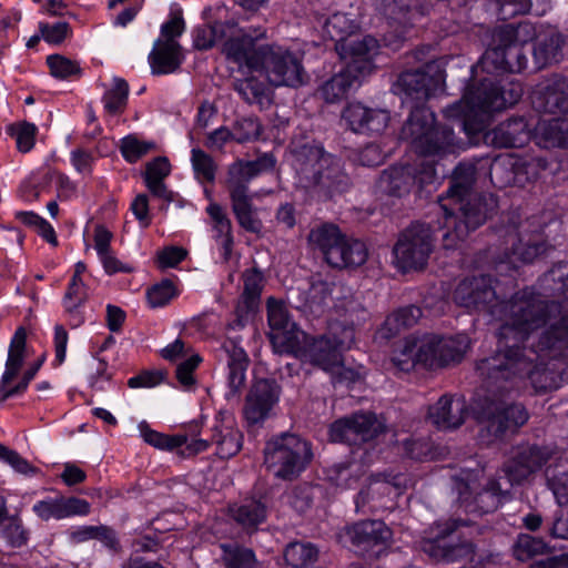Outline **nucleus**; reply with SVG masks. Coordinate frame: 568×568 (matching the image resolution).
Returning <instances> with one entry per match:
<instances>
[{"label": "nucleus", "instance_id": "nucleus-9", "mask_svg": "<svg viewBox=\"0 0 568 568\" xmlns=\"http://www.w3.org/2000/svg\"><path fill=\"white\" fill-rule=\"evenodd\" d=\"M308 241L320 251L323 260L334 268L358 267L368 257L364 242L347 236L332 223L313 229L308 234Z\"/></svg>", "mask_w": 568, "mask_h": 568}, {"label": "nucleus", "instance_id": "nucleus-36", "mask_svg": "<svg viewBox=\"0 0 568 568\" xmlns=\"http://www.w3.org/2000/svg\"><path fill=\"white\" fill-rule=\"evenodd\" d=\"M229 515L243 531L252 535L266 521L267 506L261 499L246 498L230 505Z\"/></svg>", "mask_w": 568, "mask_h": 568}, {"label": "nucleus", "instance_id": "nucleus-39", "mask_svg": "<svg viewBox=\"0 0 568 568\" xmlns=\"http://www.w3.org/2000/svg\"><path fill=\"white\" fill-rule=\"evenodd\" d=\"M379 189L396 197L408 194L414 186V176L410 164L392 165L384 170L378 179Z\"/></svg>", "mask_w": 568, "mask_h": 568}, {"label": "nucleus", "instance_id": "nucleus-60", "mask_svg": "<svg viewBox=\"0 0 568 568\" xmlns=\"http://www.w3.org/2000/svg\"><path fill=\"white\" fill-rule=\"evenodd\" d=\"M233 89L248 104L262 103L266 91L264 82L254 75L235 79Z\"/></svg>", "mask_w": 568, "mask_h": 568}, {"label": "nucleus", "instance_id": "nucleus-19", "mask_svg": "<svg viewBox=\"0 0 568 568\" xmlns=\"http://www.w3.org/2000/svg\"><path fill=\"white\" fill-rule=\"evenodd\" d=\"M282 386L275 378H255L245 396L243 417L247 426L262 425L278 404Z\"/></svg>", "mask_w": 568, "mask_h": 568}, {"label": "nucleus", "instance_id": "nucleus-5", "mask_svg": "<svg viewBox=\"0 0 568 568\" xmlns=\"http://www.w3.org/2000/svg\"><path fill=\"white\" fill-rule=\"evenodd\" d=\"M267 28L264 23H254L243 49L234 52L239 60L240 71L258 72L275 88H298L305 82V70L302 59L296 52L278 43H263L267 40Z\"/></svg>", "mask_w": 568, "mask_h": 568}, {"label": "nucleus", "instance_id": "nucleus-23", "mask_svg": "<svg viewBox=\"0 0 568 568\" xmlns=\"http://www.w3.org/2000/svg\"><path fill=\"white\" fill-rule=\"evenodd\" d=\"M291 155L292 168L296 173V184L302 189H310L316 172L324 166V160L333 154L327 153L322 144L313 141L295 144L291 149Z\"/></svg>", "mask_w": 568, "mask_h": 568}, {"label": "nucleus", "instance_id": "nucleus-27", "mask_svg": "<svg viewBox=\"0 0 568 568\" xmlns=\"http://www.w3.org/2000/svg\"><path fill=\"white\" fill-rule=\"evenodd\" d=\"M425 338H429L433 342L428 352V355L432 357L429 369L446 367L450 364L462 362L470 346V339L466 334H456L453 336L425 334Z\"/></svg>", "mask_w": 568, "mask_h": 568}, {"label": "nucleus", "instance_id": "nucleus-12", "mask_svg": "<svg viewBox=\"0 0 568 568\" xmlns=\"http://www.w3.org/2000/svg\"><path fill=\"white\" fill-rule=\"evenodd\" d=\"M464 526H468L466 520L455 518L437 523L435 535L422 540V550L436 561H471L477 547L471 540L457 535Z\"/></svg>", "mask_w": 568, "mask_h": 568}, {"label": "nucleus", "instance_id": "nucleus-44", "mask_svg": "<svg viewBox=\"0 0 568 568\" xmlns=\"http://www.w3.org/2000/svg\"><path fill=\"white\" fill-rule=\"evenodd\" d=\"M538 144L545 149L568 148V120L556 118L539 121L535 128Z\"/></svg>", "mask_w": 568, "mask_h": 568}, {"label": "nucleus", "instance_id": "nucleus-20", "mask_svg": "<svg viewBox=\"0 0 568 568\" xmlns=\"http://www.w3.org/2000/svg\"><path fill=\"white\" fill-rule=\"evenodd\" d=\"M481 68L496 72L520 73L528 64L525 48L516 41H498L497 31H493L486 52L481 58Z\"/></svg>", "mask_w": 568, "mask_h": 568}, {"label": "nucleus", "instance_id": "nucleus-29", "mask_svg": "<svg viewBox=\"0 0 568 568\" xmlns=\"http://www.w3.org/2000/svg\"><path fill=\"white\" fill-rule=\"evenodd\" d=\"M336 49L343 59L349 60L345 65L356 67V73L365 78L374 69L373 58L377 54L379 44L374 37L365 36L338 43Z\"/></svg>", "mask_w": 568, "mask_h": 568}, {"label": "nucleus", "instance_id": "nucleus-7", "mask_svg": "<svg viewBox=\"0 0 568 568\" xmlns=\"http://www.w3.org/2000/svg\"><path fill=\"white\" fill-rule=\"evenodd\" d=\"M400 139L408 141L414 151L425 158L443 159L455 154L462 144L454 129L437 123L434 111L426 105H417L409 111Z\"/></svg>", "mask_w": 568, "mask_h": 568}, {"label": "nucleus", "instance_id": "nucleus-64", "mask_svg": "<svg viewBox=\"0 0 568 568\" xmlns=\"http://www.w3.org/2000/svg\"><path fill=\"white\" fill-rule=\"evenodd\" d=\"M354 29V21L348 14L343 12H335L327 18L324 24L326 34L336 41V44L342 43L345 37L348 36Z\"/></svg>", "mask_w": 568, "mask_h": 568}, {"label": "nucleus", "instance_id": "nucleus-53", "mask_svg": "<svg viewBox=\"0 0 568 568\" xmlns=\"http://www.w3.org/2000/svg\"><path fill=\"white\" fill-rule=\"evenodd\" d=\"M254 178L246 162L233 163L229 168L226 180L230 199L248 195V183Z\"/></svg>", "mask_w": 568, "mask_h": 568}, {"label": "nucleus", "instance_id": "nucleus-15", "mask_svg": "<svg viewBox=\"0 0 568 568\" xmlns=\"http://www.w3.org/2000/svg\"><path fill=\"white\" fill-rule=\"evenodd\" d=\"M552 454V448L547 445L519 443L511 448L509 458L504 463L503 471L511 485L521 484L540 471L551 459Z\"/></svg>", "mask_w": 568, "mask_h": 568}, {"label": "nucleus", "instance_id": "nucleus-35", "mask_svg": "<svg viewBox=\"0 0 568 568\" xmlns=\"http://www.w3.org/2000/svg\"><path fill=\"white\" fill-rule=\"evenodd\" d=\"M153 75L174 73L184 61L182 47L179 42L158 39L148 57Z\"/></svg>", "mask_w": 568, "mask_h": 568}, {"label": "nucleus", "instance_id": "nucleus-10", "mask_svg": "<svg viewBox=\"0 0 568 568\" xmlns=\"http://www.w3.org/2000/svg\"><path fill=\"white\" fill-rule=\"evenodd\" d=\"M489 395L478 403V418L485 422L481 432H486L489 440L503 439L507 435H516L524 427L530 414L526 405L517 400H507L510 393H494L484 387Z\"/></svg>", "mask_w": 568, "mask_h": 568}, {"label": "nucleus", "instance_id": "nucleus-17", "mask_svg": "<svg viewBox=\"0 0 568 568\" xmlns=\"http://www.w3.org/2000/svg\"><path fill=\"white\" fill-rule=\"evenodd\" d=\"M434 69L435 65L426 64L420 69L400 72L393 84V92L400 97L403 103H410V110L417 105H426L425 102L443 81L439 71L430 73Z\"/></svg>", "mask_w": 568, "mask_h": 568}, {"label": "nucleus", "instance_id": "nucleus-26", "mask_svg": "<svg viewBox=\"0 0 568 568\" xmlns=\"http://www.w3.org/2000/svg\"><path fill=\"white\" fill-rule=\"evenodd\" d=\"M532 106L539 113L562 116L568 114V79L555 75L532 95Z\"/></svg>", "mask_w": 568, "mask_h": 568}, {"label": "nucleus", "instance_id": "nucleus-56", "mask_svg": "<svg viewBox=\"0 0 568 568\" xmlns=\"http://www.w3.org/2000/svg\"><path fill=\"white\" fill-rule=\"evenodd\" d=\"M191 163L195 179L202 183H213L216 175V163L213 158L199 148L191 150Z\"/></svg>", "mask_w": 568, "mask_h": 568}, {"label": "nucleus", "instance_id": "nucleus-30", "mask_svg": "<svg viewBox=\"0 0 568 568\" xmlns=\"http://www.w3.org/2000/svg\"><path fill=\"white\" fill-rule=\"evenodd\" d=\"M467 416V405L464 398L443 395L429 406L427 417L439 430H450L460 427Z\"/></svg>", "mask_w": 568, "mask_h": 568}, {"label": "nucleus", "instance_id": "nucleus-2", "mask_svg": "<svg viewBox=\"0 0 568 568\" xmlns=\"http://www.w3.org/2000/svg\"><path fill=\"white\" fill-rule=\"evenodd\" d=\"M541 286L560 298L546 300L532 286L519 290L517 312L525 313L521 324L528 325L529 336L539 334V348L556 351L568 343V262H558L546 272Z\"/></svg>", "mask_w": 568, "mask_h": 568}, {"label": "nucleus", "instance_id": "nucleus-11", "mask_svg": "<svg viewBox=\"0 0 568 568\" xmlns=\"http://www.w3.org/2000/svg\"><path fill=\"white\" fill-rule=\"evenodd\" d=\"M437 224L435 227L427 223L414 222L400 233L393 248L398 270L409 272L424 268L433 251L436 233L440 232L443 236L448 230L445 227V219Z\"/></svg>", "mask_w": 568, "mask_h": 568}, {"label": "nucleus", "instance_id": "nucleus-62", "mask_svg": "<svg viewBox=\"0 0 568 568\" xmlns=\"http://www.w3.org/2000/svg\"><path fill=\"white\" fill-rule=\"evenodd\" d=\"M47 64L51 75L55 79L67 80L73 77L79 78L82 74V69L77 61L61 54L48 55Z\"/></svg>", "mask_w": 568, "mask_h": 568}, {"label": "nucleus", "instance_id": "nucleus-55", "mask_svg": "<svg viewBox=\"0 0 568 568\" xmlns=\"http://www.w3.org/2000/svg\"><path fill=\"white\" fill-rule=\"evenodd\" d=\"M497 31L498 41H516L525 48L528 41L537 39L535 26L529 21H521L518 24H505L494 29Z\"/></svg>", "mask_w": 568, "mask_h": 568}, {"label": "nucleus", "instance_id": "nucleus-59", "mask_svg": "<svg viewBox=\"0 0 568 568\" xmlns=\"http://www.w3.org/2000/svg\"><path fill=\"white\" fill-rule=\"evenodd\" d=\"M550 549V546L542 538L520 534L515 544L514 552L518 560L525 561L535 556L548 554Z\"/></svg>", "mask_w": 568, "mask_h": 568}, {"label": "nucleus", "instance_id": "nucleus-21", "mask_svg": "<svg viewBox=\"0 0 568 568\" xmlns=\"http://www.w3.org/2000/svg\"><path fill=\"white\" fill-rule=\"evenodd\" d=\"M267 323L270 326L268 338L278 354H286L295 345L294 342L303 336L294 322L291 321L285 304L281 301L270 297L266 303Z\"/></svg>", "mask_w": 568, "mask_h": 568}, {"label": "nucleus", "instance_id": "nucleus-52", "mask_svg": "<svg viewBox=\"0 0 568 568\" xmlns=\"http://www.w3.org/2000/svg\"><path fill=\"white\" fill-rule=\"evenodd\" d=\"M222 558L226 568H255L256 557L251 548L235 542L221 544Z\"/></svg>", "mask_w": 568, "mask_h": 568}, {"label": "nucleus", "instance_id": "nucleus-43", "mask_svg": "<svg viewBox=\"0 0 568 568\" xmlns=\"http://www.w3.org/2000/svg\"><path fill=\"white\" fill-rule=\"evenodd\" d=\"M171 165L165 156H158L146 164L144 182L149 191L166 202L173 201V192L168 190L164 179L170 174Z\"/></svg>", "mask_w": 568, "mask_h": 568}, {"label": "nucleus", "instance_id": "nucleus-25", "mask_svg": "<svg viewBox=\"0 0 568 568\" xmlns=\"http://www.w3.org/2000/svg\"><path fill=\"white\" fill-rule=\"evenodd\" d=\"M433 342L425 334H412L399 342L392 352V363L402 372L408 373L417 365L429 369L432 357L428 355Z\"/></svg>", "mask_w": 568, "mask_h": 568}, {"label": "nucleus", "instance_id": "nucleus-37", "mask_svg": "<svg viewBox=\"0 0 568 568\" xmlns=\"http://www.w3.org/2000/svg\"><path fill=\"white\" fill-rule=\"evenodd\" d=\"M243 293L236 306V316L241 322L247 320L258 307L263 290V273L257 267L245 270L242 275Z\"/></svg>", "mask_w": 568, "mask_h": 568}, {"label": "nucleus", "instance_id": "nucleus-22", "mask_svg": "<svg viewBox=\"0 0 568 568\" xmlns=\"http://www.w3.org/2000/svg\"><path fill=\"white\" fill-rule=\"evenodd\" d=\"M523 93L519 82L510 81L500 85L490 78H483L475 87L473 99L480 108L498 112L516 104Z\"/></svg>", "mask_w": 568, "mask_h": 568}, {"label": "nucleus", "instance_id": "nucleus-41", "mask_svg": "<svg viewBox=\"0 0 568 568\" xmlns=\"http://www.w3.org/2000/svg\"><path fill=\"white\" fill-rule=\"evenodd\" d=\"M206 213L213 222L214 237L221 247L222 256L227 261L231 257L234 245L232 222L223 206L219 203H210L206 207Z\"/></svg>", "mask_w": 568, "mask_h": 568}, {"label": "nucleus", "instance_id": "nucleus-54", "mask_svg": "<svg viewBox=\"0 0 568 568\" xmlns=\"http://www.w3.org/2000/svg\"><path fill=\"white\" fill-rule=\"evenodd\" d=\"M156 148L155 142L140 140L136 134H128L120 140L119 150L128 163H136Z\"/></svg>", "mask_w": 568, "mask_h": 568}, {"label": "nucleus", "instance_id": "nucleus-58", "mask_svg": "<svg viewBox=\"0 0 568 568\" xmlns=\"http://www.w3.org/2000/svg\"><path fill=\"white\" fill-rule=\"evenodd\" d=\"M140 429L144 442L159 449L173 450L187 442L186 434L165 435L144 424H141Z\"/></svg>", "mask_w": 568, "mask_h": 568}, {"label": "nucleus", "instance_id": "nucleus-61", "mask_svg": "<svg viewBox=\"0 0 568 568\" xmlns=\"http://www.w3.org/2000/svg\"><path fill=\"white\" fill-rule=\"evenodd\" d=\"M363 476L362 466L356 463H341L333 466L331 479L337 487L353 488Z\"/></svg>", "mask_w": 568, "mask_h": 568}, {"label": "nucleus", "instance_id": "nucleus-33", "mask_svg": "<svg viewBox=\"0 0 568 568\" xmlns=\"http://www.w3.org/2000/svg\"><path fill=\"white\" fill-rule=\"evenodd\" d=\"M531 130L524 116L500 122L486 135L496 148H521L530 140Z\"/></svg>", "mask_w": 568, "mask_h": 568}, {"label": "nucleus", "instance_id": "nucleus-40", "mask_svg": "<svg viewBox=\"0 0 568 568\" xmlns=\"http://www.w3.org/2000/svg\"><path fill=\"white\" fill-rule=\"evenodd\" d=\"M562 45L564 39L558 32L551 31L538 34L532 48L536 69L541 70L554 62H559L562 55Z\"/></svg>", "mask_w": 568, "mask_h": 568}, {"label": "nucleus", "instance_id": "nucleus-6", "mask_svg": "<svg viewBox=\"0 0 568 568\" xmlns=\"http://www.w3.org/2000/svg\"><path fill=\"white\" fill-rule=\"evenodd\" d=\"M501 222V232L511 241V246L496 261L495 270L498 275L516 272L521 265L532 263L551 247L544 237L541 226L535 225L530 219L523 220L518 210L504 214Z\"/></svg>", "mask_w": 568, "mask_h": 568}, {"label": "nucleus", "instance_id": "nucleus-1", "mask_svg": "<svg viewBox=\"0 0 568 568\" xmlns=\"http://www.w3.org/2000/svg\"><path fill=\"white\" fill-rule=\"evenodd\" d=\"M567 346L568 343L556 351L541 349L538 339L536 349H527L518 343L510 345L506 342L493 355L478 359L475 371L483 387L494 393H511L528 378L535 393L545 394L558 386L554 373L540 358H556Z\"/></svg>", "mask_w": 568, "mask_h": 568}, {"label": "nucleus", "instance_id": "nucleus-38", "mask_svg": "<svg viewBox=\"0 0 568 568\" xmlns=\"http://www.w3.org/2000/svg\"><path fill=\"white\" fill-rule=\"evenodd\" d=\"M510 499L508 488H503L497 479H489L487 484L466 504L468 513L485 515L496 511Z\"/></svg>", "mask_w": 568, "mask_h": 568}, {"label": "nucleus", "instance_id": "nucleus-4", "mask_svg": "<svg viewBox=\"0 0 568 568\" xmlns=\"http://www.w3.org/2000/svg\"><path fill=\"white\" fill-rule=\"evenodd\" d=\"M516 277L506 274L505 280L495 278L489 274L469 275L462 278L455 286L453 302L468 312H483L495 320L504 321L499 328L500 339L508 341L511 336L519 343L529 338L527 324H521L526 314L517 312L519 291Z\"/></svg>", "mask_w": 568, "mask_h": 568}, {"label": "nucleus", "instance_id": "nucleus-8", "mask_svg": "<svg viewBox=\"0 0 568 568\" xmlns=\"http://www.w3.org/2000/svg\"><path fill=\"white\" fill-rule=\"evenodd\" d=\"M263 455L267 471L285 481L297 479L313 459L312 444L292 433H282L267 440Z\"/></svg>", "mask_w": 568, "mask_h": 568}, {"label": "nucleus", "instance_id": "nucleus-24", "mask_svg": "<svg viewBox=\"0 0 568 568\" xmlns=\"http://www.w3.org/2000/svg\"><path fill=\"white\" fill-rule=\"evenodd\" d=\"M352 185L351 178L344 171L341 159L335 155L324 160V166L317 171L314 176V183L307 192L323 200H331L349 190Z\"/></svg>", "mask_w": 568, "mask_h": 568}, {"label": "nucleus", "instance_id": "nucleus-46", "mask_svg": "<svg viewBox=\"0 0 568 568\" xmlns=\"http://www.w3.org/2000/svg\"><path fill=\"white\" fill-rule=\"evenodd\" d=\"M511 181L515 185L525 187L537 181L547 169V161L538 156L518 158L511 164Z\"/></svg>", "mask_w": 568, "mask_h": 568}, {"label": "nucleus", "instance_id": "nucleus-28", "mask_svg": "<svg viewBox=\"0 0 568 568\" xmlns=\"http://www.w3.org/2000/svg\"><path fill=\"white\" fill-rule=\"evenodd\" d=\"M342 119L355 133H381L388 125L389 113L366 106L362 102H351L344 108Z\"/></svg>", "mask_w": 568, "mask_h": 568}, {"label": "nucleus", "instance_id": "nucleus-63", "mask_svg": "<svg viewBox=\"0 0 568 568\" xmlns=\"http://www.w3.org/2000/svg\"><path fill=\"white\" fill-rule=\"evenodd\" d=\"M7 132L16 140L17 149L27 153L34 146L38 128L33 123L23 121L9 125Z\"/></svg>", "mask_w": 568, "mask_h": 568}, {"label": "nucleus", "instance_id": "nucleus-3", "mask_svg": "<svg viewBox=\"0 0 568 568\" xmlns=\"http://www.w3.org/2000/svg\"><path fill=\"white\" fill-rule=\"evenodd\" d=\"M477 168L470 162H460L453 171L450 185L438 199L439 211L445 219L443 246L455 248L459 241L481 226L497 213L498 199L493 193H474Z\"/></svg>", "mask_w": 568, "mask_h": 568}, {"label": "nucleus", "instance_id": "nucleus-49", "mask_svg": "<svg viewBox=\"0 0 568 568\" xmlns=\"http://www.w3.org/2000/svg\"><path fill=\"white\" fill-rule=\"evenodd\" d=\"M547 486L558 505L568 504V459H558L546 469Z\"/></svg>", "mask_w": 568, "mask_h": 568}, {"label": "nucleus", "instance_id": "nucleus-13", "mask_svg": "<svg viewBox=\"0 0 568 568\" xmlns=\"http://www.w3.org/2000/svg\"><path fill=\"white\" fill-rule=\"evenodd\" d=\"M254 23L241 26L234 19L215 21L212 24L197 26L192 31L193 47L196 50L205 51L221 43V53L226 61L237 65L239 60L234 58L237 49H243L250 37Z\"/></svg>", "mask_w": 568, "mask_h": 568}, {"label": "nucleus", "instance_id": "nucleus-16", "mask_svg": "<svg viewBox=\"0 0 568 568\" xmlns=\"http://www.w3.org/2000/svg\"><path fill=\"white\" fill-rule=\"evenodd\" d=\"M286 355H293L304 363H310L326 372L342 365L341 342L325 335L315 337L303 332V336L294 342Z\"/></svg>", "mask_w": 568, "mask_h": 568}, {"label": "nucleus", "instance_id": "nucleus-45", "mask_svg": "<svg viewBox=\"0 0 568 568\" xmlns=\"http://www.w3.org/2000/svg\"><path fill=\"white\" fill-rule=\"evenodd\" d=\"M212 443L216 445L219 458L229 459L241 450L243 435L232 426L215 425L212 428Z\"/></svg>", "mask_w": 568, "mask_h": 568}, {"label": "nucleus", "instance_id": "nucleus-57", "mask_svg": "<svg viewBox=\"0 0 568 568\" xmlns=\"http://www.w3.org/2000/svg\"><path fill=\"white\" fill-rule=\"evenodd\" d=\"M128 82L122 78H114L112 88L108 90L102 97L105 111L110 114H118L123 112L128 102Z\"/></svg>", "mask_w": 568, "mask_h": 568}, {"label": "nucleus", "instance_id": "nucleus-31", "mask_svg": "<svg viewBox=\"0 0 568 568\" xmlns=\"http://www.w3.org/2000/svg\"><path fill=\"white\" fill-rule=\"evenodd\" d=\"M220 358L226 362L230 394L236 395L245 385L248 355L235 339L227 338L221 345Z\"/></svg>", "mask_w": 568, "mask_h": 568}, {"label": "nucleus", "instance_id": "nucleus-18", "mask_svg": "<svg viewBox=\"0 0 568 568\" xmlns=\"http://www.w3.org/2000/svg\"><path fill=\"white\" fill-rule=\"evenodd\" d=\"M383 425L374 413H354L331 424L328 435L333 443L361 446L375 439Z\"/></svg>", "mask_w": 568, "mask_h": 568}, {"label": "nucleus", "instance_id": "nucleus-34", "mask_svg": "<svg viewBox=\"0 0 568 568\" xmlns=\"http://www.w3.org/2000/svg\"><path fill=\"white\" fill-rule=\"evenodd\" d=\"M357 70L354 65H344L318 87L317 93L326 103L339 102L361 85L364 78L356 73Z\"/></svg>", "mask_w": 568, "mask_h": 568}, {"label": "nucleus", "instance_id": "nucleus-47", "mask_svg": "<svg viewBox=\"0 0 568 568\" xmlns=\"http://www.w3.org/2000/svg\"><path fill=\"white\" fill-rule=\"evenodd\" d=\"M231 204L232 212L243 230L255 234L261 232L263 224L250 194L231 199Z\"/></svg>", "mask_w": 568, "mask_h": 568}, {"label": "nucleus", "instance_id": "nucleus-14", "mask_svg": "<svg viewBox=\"0 0 568 568\" xmlns=\"http://www.w3.org/2000/svg\"><path fill=\"white\" fill-rule=\"evenodd\" d=\"M339 537L357 555L377 559L390 547L393 531L383 520L367 519L344 527Z\"/></svg>", "mask_w": 568, "mask_h": 568}, {"label": "nucleus", "instance_id": "nucleus-42", "mask_svg": "<svg viewBox=\"0 0 568 568\" xmlns=\"http://www.w3.org/2000/svg\"><path fill=\"white\" fill-rule=\"evenodd\" d=\"M27 329L20 326L11 337L6 368L0 378V385H10L20 373L26 359Z\"/></svg>", "mask_w": 568, "mask_h": 568}, {"label": "nucleus", "instance_id": "nucleus-48", "mask_svg": "<svg viewBox=\"0 0 568 568\" xmlns=\"http://www.w3.org/2000/svg\"><path fill=\"white\" fill-rule=\"evenodd\" d=\"M422 315V308L416 305H407L397 308L384 321L383 329L386 331L385 336L390 338L397 335L402 329L413 327L417 324Z\"/></svg>", "mask_w": 568, "mask_h": 568}, {"label": "nucleus", "instance_id": "nucleus-51", "mask_svg": "<svg viewBox=\"0 0 568 568\" xmlns=\"http://www.w3.org/2000/svg\"><path fill=\"white\" fill-rule=\"evenodd\" d=\"M474 91L475 87L469 88L468 99L470 102V106L459 124L460 129L468 136H475L484 132L487 126L489 113L494 112L493 110L483 109L475 103L473 99Z\"/></svg>", "mask_w": 568, "mask_h": 568}, {"label": "nucleus", "instance_id": "nucleus-50", "mask_svg": "<svg viewBox=\"0 0 568 568\" xmlns=\"http://www.w3.org/2000/svg\"><path fill=\"white\" fill-rule=\"evenodd\" d=\"M318 555V548L312 542L293 541L284 550V559L292 568H312Z\"/></svg>", "mask_w": 568, "mask_h": 568}, {"label": "nucleus", "instance_id": "nucleus-32", "mask_svg": "<svg viewBox=\"0 0 568 568\" xmlns=\"http://www.w3.org/2000/svg\"><path fill=\"white\" fill-rule=\"evenodd\" d=\"M384 13L388 24L395 28L398 36L404 37L408 28L428 13V6L422 0H392Z\"/></svg>", "mask_w": 568, "mask_h": 568}]
</instances>
